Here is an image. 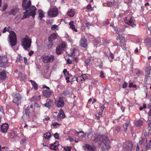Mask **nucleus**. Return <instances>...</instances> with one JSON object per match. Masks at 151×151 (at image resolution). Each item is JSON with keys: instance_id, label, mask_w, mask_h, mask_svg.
I'll use <instances>...</instances> for the list:
<instances>
[{"instance_id": "obj_1", "label": "nucleus", "mask_w": 151, "mask_h": 151, "mask_svg": "<svg viewBox=\"0 0 151 151\" xmlns=\"http://www.w3.org/2000/svg\"><path fill=\"white\" fill-rule=\"evenodd\" d=\"M10 27H9L7 30L6 29V27H5L3 31V32L5 33L6 31L9 32L10 33V35L9 36V42L11 46H14L17 43V37L16 34L13 31L10 32Z\"/></svg>"}, {"instance_id": "obj_2", "label": "nucleus", "mask_w": 151, "mask_h": 151, "mask_svg": "<svg viewBox=\"0 0 151 151\" xmlns=\"http://www.w3.org/2000/svg\"><path fill=\"white\" fill-rule=\"evenodd\" d=\"M36 10V9L35 6H32L29 10H27L24 13L22 18H27L29 16H32L34 18L35 15Z\"/></svg>"}, {"instance_id": "obj_3", "label": "nucleus", "mask_w": 151, "mask_h": 151, "mask_svg": "<svg viewBox=\"0 0 151 151\" xmlns=\"http://www.w3.org/2000/svg\"><path fill=\"white\" fill-rule=\"evenodd\" d=\"M31 42V39L27 37L22 39V45L25 50H27L30 47Z\"/></svg>"}, {"instance_id": "obj_4", "label": "nucleus", "mask_w": 151, "mask_h": 151, "mask_svg": "<svg viewBox=\"0 0 151 151\" xmlns=\"http://www.w3.org/2000/svg\"><path fill=\"white\" fill-rule=\"evenodd\" d=\"M12 96L13 102L17 104L18 105L21 103L22 98V95L18 93H15L12 94Z\"/></svg>"}, {"instance_id": "obj_5", "label": "nucleus", "mask_w": 151, "mask_h": 151, "mask_svg": "<svg viewBox=\"0 0 151 151\" xmlns=\"http://www.w3.org/2000/svg\"><path fill=\"white\" fill-rule=\"evenodd\" d=\"M126 24L133 27L136 25V21L134 17L131 16H127L124 19Z\"/></svg>"}, {"instance_id": "obj_6", "label": "nucleus", "mask_w": 151, "mask_h": 151, "mask_svg": "<svg viewBox=\"0 0 151 151\" xmlns=\"http://www.w3.org/2000/svg\"><path fill=\"white\" fill-rule=\"evenodd\" d=\"M58 9L55 6L51 7L47 12L48 16L51 17H56L58 15Z\"/></svg>"}, {"instance_id": "obj_7", "label": "nucleus", "mask_w": 151, "mask_h": 151, "mask_svg": "<svg viewBox=\"0 0 151 151\" xmlns=\"http://www.w3.org/2000/svg\"><path fill=\"white\" fill-rule=\"evenodd\" d=\"M67 46L66 43L65 42H62V43L59 45L56 49V53L58 55L61 54L63 52L64 49Z\"/></svg>"}, {"instance_id": "obj_8", "label": "nucleus", "mask_w": 151, "mask_h": 151, "mask_svg": "<svg viewBox=\"0 0 151 151\" xmlns=\"http://www.w3.org/2000/svg\"><path fill=\"white\" fill-rule=\"evenodd\" d=\"M8 60L6 55L0 57V67L6 68L8 66L7 62Z\"/></svg>"}, {"instance_id": "obj_9", "label": "nucleus", "mask_w": 151, "mask_h": 151, "mask_svg": "<svg viewBox=\"0 0 151 151\" xmlns=\"http://www.w3.org/2000/svg\"><path fill=\"white\" fill-rule=\"evenodd\" d=\"M41 58L44 63H47L52 62L54 60L55 57L53 55H43L42 57Z\"/></svg>"}, {"instance_id": "obj_10", "label": "nucleus", "mask_w": 151, "mask_h": 151, "mask_svg": "<svg viewBox=\"0 0 151 151\" xmlns=\"http://www.w3.org/2000/svg\"><path fill=\"white\" fill-rule=\"evenodd\" d=\"M115 31L117 34L118 35V38H119V39L120 40V41L121 43V47L124 50H126V45L125 43L124 38L121 35L119 34L118 29H116Z\"/></svg>"}, {"instance_id": "obj_11", "label": "nucleus", "mask_w": 151, "mask_h": 151, "mask_svg": "<svg viewBox=\"0 0 151 151\" xmlns=\"http://www.w3.org/2000/svg\"><path fill=\"white\" fill-rule=\"evenodd\" d=\"M101 139H104L102 142L105 146L106 148L109 150L110 147V146L109 144V141L107 136H102L101 137Z\"/></svg>"}, {"instance_id": "obj_12", "label": "nucleus", "mask_w": 151, "mask_h": 151, "mask_svg": "<svg viewBox=\"0 0 151 151\" xmlns=\"http://www.w3.org/2000/svg\"><path fill=\"white\" fill-rule=\"evenodd\" d=\"M64 98L63 97H60L59 100L55 101V104L58 108H60L64 105Z\"/></svg>"}, {"instance_id": "obj_13", "label": "nucleus", "mask_w": 151, "mask_h": 151, "mask_svg": "<svg viewBox=\"0 0 151 151\" xmlns=\"http://www.w3.org/2000/svg\"><path fill=\"white\" fill-rule=\"evenodd\" d=\"M80 45L84 48H86L88 46L87 40L84 37L81 38L80 41Z\"/></svg>"}, {"instance_id": "obj_14", "label": "nucleus", "mask_w": 151, "mask_h": 151, "mask_svg": "<svg viewBox=\"0 0 151 151\" xmlns=\"http://www.w3.org/2000/svg\"><path fill=\"white\" fill-rule=\"evenodd\" d=\"M102 136H104V135H95L94 137V139L93 141L94 142H98V143L100 146H101L102 145V142L104 139H101V137Z\"/></svg>"}, {"instance_id": "obj_15", "label": "nucleus", "mask_w": 151, "mask_h": 151, "mask_svg": "<svg viewBox=\"0 0 151 151\" xmlns=\"http://www.w3.org/2000/svg\"><path fill=\"white\" fill-rule=\"evenodd\" d=\"M28 0H23L22 6L24 10H26L28 9L31 6V2L30 0H29L28 2H27Z\"/></svg>"}, {"instance_id": "obj_16", "label": "nucleus", "mask_w": 151, "mask_h": 151, "mask_svg": "<svg viewBox=\"0 0 151 151\" xmlns=\"http://www.w3.org/2000/svg\"><path fill=\"white\" fill-rule=\"evenodd\" d=\"M58 121H59L61 119H63L65 117V115L63 111L61 109L59 111V112L58 115Z\"/></svg>"}, {"instance_id": "obj_17", "label": "nucleus", "mask_w": 151, "mask_h": 151, "mask_svg": "<svg viewBox=\"0 0 151 151\" xmlns=\"http://www.w3.org/2000/svg\"><path fill=\"white\" fill-rule=\"evenodd\" d=\"M9 128V125L7 123H4L1 126V131L3 132H7Z\"/></svg>"}, {"instance_id": "obj_18", "label": "nucleus", "mask_w": 151, "mask_h": 151, "mask_svg": "<svg viewBox=\"0 0 151 151\" xmlns=\"http://www.w3.org/2000/svg\"><path fill=\"white\" fill-rule=\"evenodd\" d=\"M119 5V1L118 0H114V3L113 4L111 2H108L107 6L108 7H111L113 5L114 6H117Z\"/></svg>"}, {"instance_id": "obj_19", "label": "nucleus", "mask_w": 151, "mask_h": 151, "mask_svg": "<svg viewBox=\"0 0 151 151\" xmlns=\"http://www.w3.org/2000/svg\"><path fill=\"white\" fill-rule=\"evenodd\" d=\"M52 91L47 90H43V95L45 97L48 98L51 95Z\"/></svg>"}, {"instance_id": "obj_20", "label": "nucleus", "mask_w": 151, "mask_h": 151, "mask_svg": "<svg viewBox=\"0 0 151 151\" xmlns=\"http://www.w3.org/2000/svg\"><path fill=\"white\" fill-rule=\"evenodd\" d=\"M84 150L86 151H91L93 150L94 147L93 145L86 144L83 146Z\"/></svg>"}, {"instance_id": "obj_21", "label": "nucleus", "mask_w": 151, "mask_h": 151, "mask_svg": "<svg viewBox=\"0 0 151 151\" xmlns=\"http://www.w3.org/2000/svg\"><path fill=\"white\" fill-rule=\"evenodd\" d=\"M7 77L6 72L3 71L0 72V80H3L5 79Z\"/></svg>"}, {"instance_id": "obj_22", "label": "nucleus", "mask_w": 151, "mask_h": 151, "mask_svg": "<svg viewBox=\"0 0 151 151\" xmlns=\"http://www.w3.org/2000/svg\"><path fill=\"white\" fill-rule=\"evenodd\" d=\"M57 38V35L55 33H52L51 34L49 37L48 40L50 42H52L53 40L56 39Z\"/></svg>"}, {"instance_id": "obj_23", "label": "nucleus", "mask_w": 151, "mask_h": 151, "mask_svg": "<svg viewBox=\"0 0 151 151\" xmlns=\"http://www.w3.org/2000/svg\"><path fill=\"white\" fill-rule=\"evenodd\" d=\"M144 42L148 47H151V38H147L145 40Z\"/></svg>"}, {"instance_id": "obj_24", "label": "nucleus", "mask_w": 151, "mask_h": 151, "mask_svg": "<svg viewBox=\"0 0 151 151\" xmlns=\"http://www.w3.org/2000/svg\"><path fill=\"white\" fill-rule=\"evenodd\" d=\"M46 101V103L43 104V105H44L47 107L50 108L52 104V101L50 99H47Z\"/></svg>"}, {"instance_id": "obj_25", "label": "nucleus", "mask_w": 151, "mask_h": 151, "mask_svg": "<svg viewBox=\"0 0 151 151\" xmlns=\"http://www.w3.org/2000/svg\"><path fill=\"white\" fill-rule=\"evenodd\" d=\"M85 76H86L85 75L78 76L76 79V81L78 82L84 81L86 79V78H84Z\"/></svg>"}, {"instance_id": "obj_26", "label": "nucleus", "mask_w": 151, "mask_h": 151, "mask_svg": "<svg viewBox=\"0 0 151 151\" xmlns=\"http://www.w3.org/2000/svg\"><path fill=\"white\" fill-rule=\"evenodd\" d=\"M58 145V142H55L53 144H51L50 145V148L52 150H57L58 149V147L57 146Z\"/></svg>"}, {"instance_id": "obj_27", "label": "nucleus", "mask_w": 151, "mask_h": 151, "mask_svg": "<svg viewBox=\"0 0 151 151\" xmlns=\"http://www.w3.org/2000/svg\"><path fill=\"white\" fill-rule=\"evenodd\" d=\"M69 24L70 26V28L73 31L77 32V30L75 28V25L74 24V22L73 21H71L69 22Z\"/></svg>"}, {"instance_id": "obj_28", "label": "nucleus", "mask_w": 151, "mask_h": 151, "mask_svg": "<svg viewBox=\"0 0 151 151\" xmlns=\"http://www.w3.org/2000/svg\"><path fill=\"white\" fill-rule=\"evenodd\" d=\"M75 12L74 10L73 9H71L68 11L67 13V15L71 17H73L74 15Z\"/></svg>"}, {"instance_id": "obj_29", "label": "nucleus", "mask_w": 151, "mask_h": 151, "mask_svg": "<svg viewBox=\"0 0 151 151\" xmlns=\"http://www.w3.org/2000/svg\"><path fill=\"white\" fill-rule=\"evenodd\" d=\"M19 11L18 8L15 7L14 8L12 9L9 12V14H15Z\"/></svg>"}, {"instance_id": "obj_30", "label": "nucleus", "mask_w": 151, "mask_h": 151, "mask_svg": "<svg viewBox=\"0 0 151 151\" xmlns=\"http://www.w3.org/2000/svg\"><path fill=\"white\" fill-rule=\"evenodd\" d=\"M39 17L40 18V20H41L42 18L44 17L45 14V13L41 9H39L38 10Z\"/></svg>"}, {"instance_id": "obj_31", "label": "nucleus", "mask_w": 151, "mask_h": 151, "mask_svg": "<svg viewBox=\"0 0 151 151\" xmlns=\"http://www.w3.org/2000/svg\"><path fill=\"white\" fill-rule=\"evenodd\" d=\"M29 81L31 83L34 89L37 90L38 88V85L36 82L35 81L32 80H30Z\"/></svg>"}, {"instance_id": "obj_32", "label": "nucleus", "mask_w": 151, "mask_h": 151, "mask_svg": "<svg viewBox=\"0 0 151 151\" xmlns=\"http://www.w3.org/2000/svg\"><path fill=\"white\" fill-rule=\"evenodd\" d=\"M19 77L21 80L23 81L26 79V76L22 73H20L19 74Z\"/></svg>"}, {"instance_id": "obj_33", "label": "nucleus", "mask_w": 151, "mask_h": 151, "mask_svg": "<svg viewBox=\"0 0 151 151\" xmlns=\"http://www.w3.org/2000/svg\"><path fill=\"white\" fill-rule=\"evenodd\" d=\"M106 104L107 105H109V103L108 102H106L103 105H102L100 106H99V108H100V110L99 112L102 113L103 110L105 108V105Z\"/></svg>"}, {"instance_id": "obj_34", "label": "nucleus", "mask_w": 151, "mask_h": 151, "mask_svg": "<svg viewBox=\"0 0 151 151\" xmlns=\"http://www.w3.org/2000/svg\"><path fill=\"white\" fill-rule=\"evenodd\" d=\"M44 137L45 138L47 139H49L51 137L50 133V132H46L44 134Z\"/></svg>"}, {"instance_id": "obj_35", "label": "nucleus", "mask_w": 151, "mask_h": 151, "mask_svg": "<svg viewBox=\"0 0 151 151\" xmlns=\"http://www.w3.org/2000/svg\"><path fill=\"white\" fill-rule=\"evenodd\" d=\"M62 94L65 96L70 95V92L68 90H65L63 91Z\"/></svg>"}, {"instance_id": "obj_36", "label": "nucleus", "mask_w": 151, "mask_h": 151, "mask_svg": "<svg viewBox=\"0 0 151 151\" xmlns=\"http://www.w3.org/2000/svg\"><path fill=\"white\" fill-rule=\"evenodd\" d=\"M142 124V121L140 120H138L136 122V125L139 127L141 126Z\"/></svg>"}, {"instance_id": "obj_37", "label": "nucleus", "mask_w": 151, "mask_h": 151, "mask_svg": "<svg viewBox=\"0 0 151 151\" xmlns=\"http://www.w3.org/2000/svg\"><path fill=\"white\" fill-rule=\"evenodd\" d=\"M29 108L28 107L25 110V114L27 116H29Z\"/></svg>"}, {"instance_id": "obj_38", "label": "nucleus", "mask_w": 151, "mask_h": 151, "mask_svg": "<svg viewBox=\"0 0 151 151\" xmlns=\"http://www.w3.org/2000/svg\"><path fill=\"white\" fill-rule=\"evenodd\" d=\"M58 26L55 24L54 25L51 27V29L52 30H58Z\"/></svg>"}, {"instance_id": "obj_39", "label": "nucleus", "mask_w": 151, "mask_h": 151, "mask_svg": "<svg viewBox=\"0 0 151 151\" xmlns=\"http://www.w3.org/2000/svg\"><path fill=\"white\" fill-rule=\"evenodd\" d=\"M71 148V147L68 146L64 147V150L65 151H70Z\"/></svg>"}, {"instance_id": "obj_40", "label": "nucleus", "mask_w": 151, "mask_h": 151, "mask_svg": "<svg viewBox=\"0 0 151 151\" xmlns=\"http://www.w3.org/2000/svg\"><path fill=\"white\" fill-rule=\"evenodd\" d=\"M102 114V113H101V112H99L98 113V115H96V117L98 119H100V117L101 116Z\"/></svg>"}, {"instance_id": "obj_41", "label": "nucleus", "mask_w": 151, "mask_h": 151, "mask_svg": "<svg viewBox=\"0 0 151 151\" xmlns=\"http://www.w3.org/2000/svg\"><path fill=\"white\" fill-rule=\"evenodd\" d=\"M103 23L104 25H107L109 24V22L108 20L106 19L103 21Z\"/></svg>"}, {"instance_id": "obj_42", "label": "nucleus", "mask_w": 151, "mask_h": 151, "mask_svg": "<svg viewBox=\"0 0 151 151\" xmlns=\"http://www.w3.org/2000/svg\"><path fill=\"white\" fill-rule=\"evenodd\" d=\"M128 124V123L127 122L125 123V125L124 126V129L125 131H126V130L127 128Z\"/></svg>"}, {"instance_id": "obj_43", "label": "nucleus", "mask_w": 151, "mask_h": 151, "mask_svg": "<svg viewBox=\"0 0 151 151\" xmlns=\"http://www.w3.org/2000/svg\"><path fill=\"white\" fill-rule=\"evenodd\" d=\"M7 7V5L6 4H4L3 6V11H4Z\"/></svg>"}, {"instance_id": "obj_44", "label": "nucleus", "mask_w": 151, "mask_h": 151, "mask_svg": "<svg viewBox=\"0 0 151 151\" xmlns=\"http://www.w3.org/2000/svg\"><path fill=\"white\" fill-rule=\"evenodd\" d=\"M18 56L19 57V59H17L16 60V61H17V62H18V61L20 62L21 60H22V58L21 56L20 55H19Z\"/></svg>"}, {"instance_id": "obj_45", "label": "nucleus", "mask_w": 151, "mask_h": 151, "mask_svg": "<svg viewBox=\"0 0 151 151\" xmlns=\"http://www.w3.org/2000/svg\"><path fill=\"white\" fill-rule=\"evenodd\" d=\"M115 130L118 132H120L121 130V128L120 127H117L115 128Z\"/></svg>"}, {"instance_id": "obj_46", "label": "nucleus", "mask_w": 151, "mask_h": 151, "mask_svg": "<svg viewBox=\"0 0 151 151\" xmlns=\"http://www.w3.org/2000/svg\"><path fill=\"white\" fill-rule=\"evenodd\" d=\"M90 60L89 59H88L85 61V63L86 65H85L87 67L88 66V64L90 62Z\"/></svg>"}, {"instance_id": "obj_47", "label": "nucleus", "mask_w": 151, "mask_h": 151, "mask_svg": "<svg viewBox=\"0 0 151 151\" xmlns=\"http://www.w3.org/2000/svg\"><path fill=\"white\" fill-rule=\"evenodd\" d=\"M86 9L89 10H92V7L90 4H88L86 7Z\"/></svg>"}, {"instance_id": "obj_48", "label": "nucleus", "mask_w": 151, "mask_h": 151, "mask_svg": "<svg viewBox=\"0 0 151 151\" xmlns=\"http://www.w3.org/2000/svg\"><path fill=\"white\" fill-rule=\"evenodd\" d=\"M100 77L101 78H104L105 76L104 75V73L102 71H101L100 72Z\"/></svg>"}, {"instance_id": "obj_49", "label": "nucleus", "mask_w": 151, "mask_h": 151, "mask_svg": "<svg viewBox=\"0 0 151 151\" xmlns=\"http://www.w3.org/2000/svg\"><path fill=\"white\" fill-rule=\"evenodd\" d=\"M146 72L147 74H149L150 73V69L148 68H146Z\"/></svg>"}, {"instance_id": "obj_50", "label": "nucleus", "mask_w": 151, "mask_h": 151, "mask_svg": "<svg viewBox=\"0 0 151 151\" xmlns=\"http://www.w3.org/2000/svg\"><path fill=\"white\" fill-rule=\"evenodd\" d=\"M127 83L126 82H125L124 84L123 85V88H126L127 87Z\"/></svg>"}, {"instance_id": "obj_51", "label": "nucleus", "mask_w": 151, "mask_h": 151, "mask_svg": "<svg viewBox=\"0 0 151 151\" xmlns=\"http://www.w3.org/2000/svg\"><path fill=\"white\" fill-rule=\"evenodd\" d=\"M85 24L86 25V26L87 27H89V26L91 25V23L90 22L85 23Z\"/></svg>"}, {"instance_id": "obj_52", "label": "nucleus", "mask_w": 151, "mask_h": 151, "mask_svg": "<svg viewBox=\"0 0 151 151\" xmlns=\"http://www.w3.org/2000/svg\"><path fill=\"white\" fill-rule=\"evenodd\" d=\"M60 124L57 122H55L52 124V125L53 127H55L57 125H59Z\"/></svg>"}, {"instance_id": "obj_53", "label": "nucleus", "mask_w": 151, "mask_h": 151, "mask_svg": "<svg viewBox=\"0 0 151 151\" xmlns=\"http://www.w3.org/2000/svg\"><path fill=\"white\" fill-rule=\"evenodd\" d=\"M54 136L55 137V138L56 139H58L59 138V136L57 133L55 134H54Z\"/></svg>"}, {"instance_id": "obj_54", "label": "nucleus", "mask_w": 151, "mask_h": 151, "mask_svg": "<svg viewBox=\"0 0 151 151\" xmlns=\"http://www.w3.org/2000/svg\"><path fill=\"white\" fill-rule=\"evenodd\" d=\"M63 72L64 74L66 76V75L68 74V72L67 71V70L66 69H64L63 71Z\"/></svg>"}, {"instance_id": "obj_55", "label": "nucleus", "mask_w": 151, "mask_h": 151, "mask_svg": "<svg viewBox=\"0 0 151 151\" xmlns=\"http://www.w3.org/2000/svg\"><path fill=\"white\" fill-rule=\"evenodd\" d=\"M144 142V139H142L139 140V145H142L143 142Z\"/></svg>"}, {"instance_id": "obj_56", "label": "nucleus", "mask_w": 151, "mask_h": 151, "mask_svg": "<svg viewBox=\"0 0 151 151\" xmlns=\"http://www.w3.org/2000/svg\"><path fill=\"white\" fill-rule=\"evenodd\" d=\"M69 55H70V56H75V53H74V51H73L72 52H71L69 54Z\"/></svg>"}, {"instance_id": "obj_57", "label": "nucleus", "mask_w": 151, "mask_h": 151, "mask_svg": "<svg viewBox=\"0 0 151 151\" xmlns=\"http://www.w3.org/2000/svg\"><path fill=\"white\" fill-rule=\"evenodd\" d=\"M35 106L37 107V108H39L40 107V106L39 104L37 103H35L34 105Z\"/></svg>"}, {"instance_id": "obj_58", "label": "nucleus", "mask_w": 151, "mask_h": 151, "mask_svg": "<svg viewBox=\"0 0 151 151\" xmlns=\"http://www.w3.org/2000/svg\"><path fill=\"white\" fill-rule=\"evenodd\" d=\"M34 53V52L33 51H31L30 52H29V56H31Z\"/></svg>"}, {"instance_id": "obj_59", "label": "nucleus", "mask_w": 151, "mask_h": 151, "mask_svg": "<svg viewBox=\"0 0 151 151\" xmlns=\"http://www.w3.org/2000/svg\"><path fill=\"white\" fill-rule=\"evenodd\" d=\"M67 63L71 64L72 63L71 60L69 59H68L67 60Z\"/></svg>"}, {"instance_id": "obj_60", "label": "nucleus", "mask_w": 151, "mask_h": 151, "mask_svg": "<svg viewBox=\"0 0 151 151\" xmlns=\"http://www.w3.org/2000/svg\"><path fill=\"white\" fill-rule=\"evenodd\" d=\"M110 56L112 59H113L114 58V55L112 53L110 54Z\"/></svg>"}, {"instance_id": "obj_61", "label": "nucleus", "mask_w": 151, "mask_h": 151, "mask_svg": "<svg viewBox=\"0 0 151 151\" xmlns=\"http://www.w3.org/2000/svg\"><path fill=\"white\" fill-rule=\"evenodd\" d=\"M42 86H43V88H47L48 89H50L49 87L48 86H46L45 85H42Z\"/></svg>"}, {"instance_id": "obj_62", "label": "nucleus", "mask_w": 151, "mask_h": 151, "mask_svg": "<svg viewBox=\"0 0 151 151\" xmlns=\"http://www.w3.org/2000/svg\"><path fill=\"white\" fill-rule=\"evenodd\" d=\"M66 80V82L67 83H68L70 82V81L69 80V77H67L66 78H65Z\"/></svg>"}, {"instance_id": "obj_63", "label": "nucleus", "mask_w": 151, "mask_h": 151, "mask_svg": "<svg viewBox=\"0 0 151 151\" xmlns=\"http://www.w3.org/2000/svg\"><path fill=\"white\" fill-rule=\"evenodd\" d=\"M3 109L2 107H0V112H2L3 114H4V113L3 111Z\"/></svg>"}, {"instance_id": "obj_64", "label": "nucleus", "mask_w": 151, "mask_h": 151, "mask_svg": "<svg viewBox=\"0 0 151 151\" xmlns=\"http://www.w3.org/2000/svg\"><path fill=\"white\" fill-rule=\"evenodd\" d=\"M24 63H26L27 62V59L26 57H24Z\"/></svg>"}]
</instances>
